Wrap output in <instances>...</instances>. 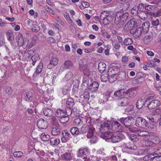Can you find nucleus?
Instances as JSON below:
<instances>
[{"label":"nucleus","instance_id":"nucleus-40","mask_svg":"<svg viewBox=\"0 0 161 161\" xmlns=\"http://www.w3.org/2000/svg\"><path fill=\"white\" fill-rule=\"evenodd\" d=\"M118 76V75L117 74H112L111 76L108 77L109 80L110 82L111 83L114 82L115 81L117 78V77Z\"/></svg>","mask_w":161,"mask_h":161},{"label":"nucleus","instance_id":"nucleus-9","mask_svg":"<svg viewBox=\"0 0 161 161\" xmlns=\"http://www.w3.org/2000/svg\"><path fill=\"white\" fill-rule=\"evenodd\" d=\"M110 127V125L107 123H104L100 126V130L102 134L101 136L102 137V136L105 133H109L110 132L108 131L109 128Z\"/></svg>","mask_w":161,"mask_h":161},{"label":"nucleus","instance_id":"nucleus-20","mask_svg":"<svg viewBox=\"0 0 161 161\" xmlns=\"http://www.w3.org/2000/svg\"><path fill=\"white\" fill-rule=\"evenodd\" d=\"M48 120L50 124L53 126L58 127L59 125L58 120L54 116H52L49 118Z\"/></svg>","mask_w":161,"mask_h":161},{"label":"nucleus","instance_id":"nucleus-29","mask_svg":"<svg viewBox=\"0 0 161 161\" xmlns=\"http://www.w3.org/2000/svg\"><path fill=\"white\" fill-rule=\"evenodd\" d=\"M33 95L31 92H27L25 94V99L26 101L31 102L33 99Z\"/></svg>","mask_w":161,"mask_h":161},{"label":"nucleus","instance_id":"nucleus-1","mask_svg":"<svg viewBox=\"0 0 161 161\" xmlns=\"http://www.w3.org/2000/svg\"><path fill=\"white\" fill-rule=\"evenodd\" d=\"M129 16L127 13H123L120 11L117 12L115 16L114 22L116 25H123L126 22Z\"/></svg>","mask_w":161,"mask_h":161},{"label":"nucleus","instance_id":"nucleus-32","mask_svg":"<svg viewBox=\"0 0 161 161\" xmlns=\"http://www.w3.org/2000/svg\"><path fill=\"white\" fill-rule=\"evenodd\" d=\"M73 77V73L69 71L65 74L64 79L66 81H68L72 79Z\"/></svg>","mask_w":161,"mask_h":161},{"label":"nucleus","instance_id":"nucleus-64","mask_svg":"<svg viewBox=\"0 0 161 161\" xmlns=\"http://www.w3.org/2000/svg\"><path fill=\"white\" fill-rule=\"evenodd\" d=\"M64 63L68 69L69 68L73 65L72 63L70 61H66Z\"/></svg>","mask_w":161,"mask_h":161},{"label":"nucleus","instance_id":"nucleus-35","mask_svg":"<svg viewBox=\"0 0 161 161\" xmlns=\"http://www.w3.org/2000/svg\"><path fill=\"white\" fill-rule=\"evenodd\" d=\"M155 9V7L154 5H147L145 7V10L147 12H148L154 11Z\"/></svg>","mask_w":161,"mask_h":161},{"label":"nucleus","instance_id":"nucleus-56","mask_svg":"<svg viewBox=\"0 0 161 161\" xmlns=\"http://www.w3.org/2000/svg\"><path fill=\"white\" fill-rule=\"evenodd\" d=\"M72 117H74L77 114L78 110L76 107H73L72 108Z\"/></svg>","mask_w":161,"mask_h":161},{"label":"nucleus","instance_id":"nucleus-58","mask_svg":"<svg viewBox=\"0 0 161 161\" xmlns=\"http://www.w3.org/2000/svg\"><path fill=\"white\" fill-rule=\"evenodd\" d=\"M129 130L132 132H136L137 133V130L138 129L135 127L132 126L129 127Z\"/></svg>","mask_w":161,"mask_h":161},{"label":"nucleus","instance_id":"nucleus-45","mask_svg":"<svg viewBox=\"0 0 161 161\" xmlns=\"http://www.w3.org/2000/svg\"><path fill=\"white\" fill-rule=\"evenodd\" d=\"M138 11L137 8L136 6H134L131 9L130 12L133 15H138L139 13Z\"/></svg>","mask_w":161,"mask_h":161},{"label":"nucleus","instance_id":"nucleus-10","mask_svg":"<svg viewBox=\"0 0 161 161\" xmlns=\"http://www.w3.org/2000/svg\"><path fill=\"white\" fill-rule=\"evenodd\" d=\"M47 121L43 119H38L37 121V126L40 129H45L48 126Z\"/></svg>","mask_w":161,"mask_h":161},{"label":"nucleus","instance_id":"nucleus-60","mask_svg":"<svg viewBox=\"0 0 161 161\" xmlns=\"http://www.w3.org/2000/svg\"><path fill=\"white\" fill-rule=\"evenodd\" d=\"M82 97L85 99L88 100L90 97V95L89 92H84L81 95Z\"/></svg>","mask_w":161,"mask_h":161},{"label":"nucleus","instance_id":"nucleus-21","mask_svg":"<svg viewBox=\"0 0 161 161\" xmlns=\"http://www.w3.org/2000/svg\"><path fill=\"white\" fill-rule=\"evenodd\" d=\"M43 113L45 116L50 118L52 116L53 110L51 108H44L43 109Z\"/></svg>","mask_w":161,"mask_h":161},{"label":"nucleus","instance_id":"nucleus-2","mask_svg":"<svg viewBox=\"0 0 161 161\" xmlns=\"http://www.w3.org/2000/svg\"><path fill=\"white\" fill-rule=\"evenodd\" d=\"M102 138L106 140H109L113 143H116L121 141L123 138V136L121 134L118 135L113 134L112 132L105 133L102 136Z\"/></svg>","mask_w":161,"mask_h":161},{"label":"nucleus","instance_id":"nucleus-15","mask_svg":"<svg viewBox=\"0 0 161 161\" xmlns=\"http://www.w3.org/2000/svg\"><path fill=\"white\" fill-rule=\"evenodd\" d=\"M122 147L126 149H129L130 150H135L137 149V147L133 143H128L126 144H124L121 145Z\"/></svg>","mask_w":161,"mask_h":161},{"label":"nucleus","instance_id":"nucleus-13","mask_svg":"<svg viewBox=\"0 0 161 161\" xmlns=\"http://www.w3.org/2000/svg\"><path fill=\"white\" fill-rule=\"evenodd\" d=\"M62 136L61 137V141L63 143H65L70 139V134L67 130H64L62 133Z\"/></svg>","mask_w":161,"mask_h":161},{"label":"nucleus","instance_id":"nucleus-25","mask_svg":"<svg viewBox=\"0 0 161 161\" xmlns=\"http://www.w3.org/2000/svg\"><path fill=\"white\" fill-rule=\"evenodd\" d=\"M130 32L133 33L134 36L136 38L138 37L141 35V33H142V28L140 27L137 28L134 31V30H133L131 31Z\"/></svg>","mask_w":161,"mask_h":161},{"label":"nucleus","instance_id":"nucleus-46","mask_svg":"<svg viewBox=\"0 0 161 161\" xmlns=\"http://www.w3.org/2000/svg\"><path fill=\"white\" fill-rule=\"evenodd\" d=\"M74 123L76 126H79L83 124V122L80 118H75L74 120Z\"/></svg>","mask_w":161,"mask_h":161},{"label":"nucleus","instance_id":"nucleus-26","mask_svg":"<svg viewBox=\"0 0 161 161\" xmlns=\"http://www.w3.org/2000/svg\"><path fill=\"white\" fill-rule=\"evenodd\" d=\"M106 64L103 62H100L98 65V69L101 73H103L106 69Z\"/></svg>","mask_w":161,"mask_h":161},{"label":"nucleus","instance_id":"nucleus-6","mask_svg":"<svg viewBox=\"0 0 161 161\" xmlns=\"http://www.w3.org/2000/svg\"><path fill=\"white\" fill-rule=\"evenodd\" d=\"M133 119L132 117H129L125 118H121L118 120L121 123L123 124L126 127L128 128L132 124V121Z\"/></svg>","mask_w":161,"mask_h":161},{"label":"nucleus","instance_id":"nucleus-31","mask_svg":"<svg viewBox=\"0 0 161 161\" xmlns=\"http://www.w3.org/2000/svg\"><path fill=\"white\" fill-rule=\"evenodd\" d=\"M62 157L63 160L66 161H70L72 159V157L71 154L69 153H66L62 156Z\"/></svg>","mask_w":161,"mask_h":161},{"label":"nucleus","instance_id":"nucleus-5","mask_svg":"<svg viewBox=\"0 0 161 161\" xmlns=\"http://www.w3.org/2000/svg\"><path fill=\"white\" fill-rule=\"evenodd\" d=\"M89 151L87 147H81L77 152V155L78 157H80L83 158H85L86 156L89 154Z\"/></svg>","mask_w":161,"mask_h":161},{"label":"nucleus","instance_id":"nucleus-44","mask_svg":"<svg viewBox=\"0 0 161 161\" xmlns=\"http://www.w3.org/2000/svg\"><path fill=\"white\" fill-rule=\"evenodd\" d=\"M69 119V117L65 115L64 116L61 117L59 121L61 123L65 124L68 122Z\"/></svg>","mask_w":161,"mask_h":161},{"label":"nucleus","instance_id":"nucleus-23","mask_svg":"<svg viewBox=\"0 0 161 161\" xmlns=\"http://www.w3.org/2000/svg\"><path fill=\"white\" fill-rule=\"evenodd\" d=\"M130 0H126L125 2L120 4V7L122 11H126L129 8L130 6Z\"/></svg>","mask_w":161,"mask_h":161},{"label":"nucleus","instance_id":"nucleus-27","mask_svg":"<svg viewBox=\"0 0 161 161\" xmlns=\"http://www.w3.org/2000/svg\"><path fill=\"white\" fill-rule=\"evenodd\" d=\"M66 107L72 108L75 105L73 99L71 98H69L66 102Z\"/></svg>","mask_w":161,"mask_h":161},{"label":"nucleus","instance_id":"nucleus-48","mask_svg":"<svg viewBox=\"0 0 161 161\" xmlns=\"http://www.w3.org/2000/svg\"><path fill=\"white\" fill-rule=\"evenodd\" d=\"M135 92V90L129 89L126 92L125 94L129 97H131L134 96Z\"/></svg>","mask_w":161,"mask_h":161},{"label":"nucleus","instance_id":"nucleus-16","mask_svg":"<svg viewBox=\"0 0 161 161\" xmlns=\"http://www.w3.org/2000/svg\"><path fill=\"white\" fill-rule=\"evenodd\" d=\"M150 26V23L149 22L147 21L143 23L142 26L140 27L142 28V32L143 34L147 33L149 31Z\"/></svg>","mask_w":161,"mask_h":161},{"label":"nucleus","instance_id":"nucleus-51","mask_svg":"<svg viewBox=\"0 0 161 161\" xmlns=\"http://www.w3.org/2000/svg\"><path fill=\"white\" fill-rule=\"evenodd\" d=\"M159 24V20L158 19H153L151 21V24L154 26H157Z\"/></svg>","mask_w":161,"mask_h":161},{"label":"nucleus","instance_id":"nucleus-41","mask_svg":"<svg viewBox=\"0 0 161 161\" xmlns=\"http://www.w3.org/2000/svg\"><path fill=\"white\" fill-rule=\"evenodd\" d=\"M108 74H106L105 75H101V79L102 81L103 82H105L109 80V78L110 76L109 75V71H108Z\"/></svg>","mask_w":161,"mask_h":161},{"label":"nucleus","instance_id":"nucleus-24","mask_svg":"<svg viewBox=\"0 0 161 161\" xmlns=\"http://www.w3.org/2000/svg\"><path fill=\"white\" fill-rule=\"evenodd\" d=\"M50 143L52 146H57L60 142V139L56 137H52L50 139Z\"/></svg>","mask_w":161,"mask_h":161},{"label":"nucleus","instance_id":"nucleus-3","mask_svg":"<svg viewBox=\"0 0 161 161\" xmlns=\"http://www.w3.org/2000/svg\"><path fill=\"white\" fill-rule=\"evenodd\" d=\"M152 97L147 98L145 101V103H146L148 108L153 109L159 106L161 103L157 99H153Z\"/></svg>","mask_w":161,"mask_h":161},{"label":"nucleus","instance_id":"nucleus-19","mask_svg":"<svg viewBox=\"0 0 161 161\" xmlns=\"http://www.w3.org/2000/svg\"><path fill=\"white\" fill-rule=\"evenodd\" d=\"M114 17V14L112 12H109V15L107 16L103 22L105 23V24H108L113 21Z\"/></svg>","mask_w":161,"mask_h":161},{"label":"nucleus","instance_id":"nucleus-28","mask_svg":"<svg viewBox=\"0 0 161 161\" xmlns=\"http://www.w3.org/2000/svg\"><path fill=\"white\" fill-rule=\"evenodd\" d=\"M55 115L57 117L60 118L66 115V114L64 110L58 109L56 111Z\"/></svg>","mask_w":161,"mask_h":161},{"label":"nucleus","instance_id":"nucleus-36","mask_svg":"<svg viewBox=\"0 0 161 161\" xmlns=\"http://www.w3.org/2000/svg\"><path fill=\"white\" fill-rule=\"evenodd\" d=\"M60 132V129L57 127L53 128L52 129L51 133L54 136H57L59 134Z\"/></svg>","mask_w":161,"mask_h":161},{"label":"nucleus","instance_id":"nucleus-8","mask_svg":"<svg viewBox=\"0 0 161 161\" xmlns=\"http://www.w3.org/2000/svg\"><path fill=\"white\" fill-rule=\"evenodd\" d=\"M111 126L112 130L116 132H121L123 130L122 126L117 121L113 122Z\"/></svg>","mask_w":161,"mask_h":161},{"label":"nucleus","instance_id":"nucleus-37","mask_svg":"<svg viewBox=\"0 0 161 161\" xmlns=\"http://www.w3.org/2000/svg\"><path fill=\"white\" fill-rule=\"evenodd\" d=\"M41 138L42 140L44 141H47L50 138V135L48 134H45L44 133H42L41 136Z\"/></svg>","mask_w":161,"mask_h":161},{"label":"nucleus","instance_id":"nucleus-17","mask_svg":"<svg viewBox=\"0 0 161 161\" xmlns=\"http://www.w3.org/2000/svg\"><path fill=\"white\" fill-rule=\"evenodd\" d=\"M58 60L55 58H53L51 60L50 63L47 65V68L51 69L58 64Z\"/></svg>","mask_w":161,"mask_h":161},{"label":"nucleus","instance_id":"nucleus-12","mask_svg":"<svg viewBox=\"0 0 161 161\" xmlns=\"http://www.w3.org/2000/svg\"><path fill=\"white\" fill-rule=\"evenodd\" d=\"M135 21L132 19H130L125 25L124 29L127 31H132L134 29L135 26Z\"/></svg>","mask_w":161,"mask_h":161},{"label":"nucleus","instance_id":"nucleus-59","mask_svg":"<svg viewBox=\"0 0 161 161\" xmlns=\"http://www.w3.org/2000/svg\"><path fill=\"white\" fill-rule=\"evenodd\" d=\"M7 37L8 40H13L14 39V36L13 33H7Z\"/></svg>","mask_w":161,"mask_h":161},{"label":"nucleus","instance_id":"nucleus-11","mask_svg":"<svg viewBox=\"0 0 161 161\" xmlns=\"http://www.w3.org/2000/svg\"><path fill=\"white\" fill-rule=\"evenodd\" d=\"M124 92V90H119L115 91L114 92H110L109 93V97L115 99L116 97H119L123 95Z\"/></svg>","mask_w":161,"mask_h":161},{"label":"nucleus","instance_id":"nucleus-22","mask_svg":"<svg viewBox=\"0 0 161 161\" xmlns=\"http://www.w3.org/2000/svg\"><path fill=\"white\" fill-rule=\"evenodd\" d=\"M92 126L91 125H88L85 124H83L80 128V133L85 134L87 132H88Z\"/></svg>","mask_w":161,"mask_h":161},{"label":"nucleus","instance_id":"nucleus-14","mask_svg":"<svg viewBox=\"0 0 161 161\" xmlns=\"http://www.w3.org/2000/svg\"><path fill=\"white\" fill-rule=\"evenodd\" d=\"M99 84L96 81H93L88 87V89L91 92L93 93L96 92L98 89Z\"/></svg>","mask_w":161,"mask_h":161},{"label":"nucleus","instance_id":"nucleus-47","mask_svg":"<svg viewBox=\"0 0 161 161\" xmlns=\"http://www.w3.org/2000/svg\"><path fill=\"white\" fill-rule=\"evenodd\" d=\"M152 161H161V156H158L157 153L155 154L154 157L151 158Z\"/></svg>","mask_w":161,"mask_h":161},{"label":"nucleus","instance_id":"nucleus-18","mask_svg":"<svg viewBox=\"0 0 161 161\" xmlns=\"http://www.w3.org/2000/svg\"><path fill=\"white\" fill-rule=\"evenodd\" d=\"M118 105L121 106L127 105L129 103V99L126 97H124L119 99L118 101Z\"/></svg>","mask_w":161,"mask_h":161},{"label":"nucleus","instance_id":"nucleus-4","mask_svg":"<svg viewBox=\"0 0 161 161\" xmlns=\"http://www.w3.org/2000/svg\"><path fill=\"white\" fill-rule=\"evenodd\" d=\"M88 138H91L90 142L92 144L96 143L98 140V137L97 136V133L95 129L92 126L88 130L86 135Z\"/></svg>","mask_w":161,"mask_h":161},{"label":"nucleus","instance_id":"nucleus-61","mask_svg":"<svg viewBox=\"0 0 161 161\" xmlns=\"http://www.w3.org/2000/svg\"><path fill=\"white\" fill-rule=\"evenodd\" d=\"M133 19L135 21V27H137L141 24V21L140 19Z\"/></svg>","mask_w":161,"mask_h":161},{"label":"nucleus","instance_id":"nucleus-39","mask_svg":"<svg viewBox=\"0 0 161 161\" xmlns=\"http://www.w3.org/2000/svg\"><path fill=\"white\" fill-rule=\"evenodd\" d=\"M137 134L139 136H144L148 135L149 132L146 131L141 130H137Z\"/></svg>","mask_w":161,"mask_h":161},{"label":"nucleus","instance_id":"nucleus-30","mask_svg":"<svg viewBox=\"0 0 161 161\" xmlns=\"http://www.w3.org/2000/svg\"><path fill=\"white\" fill-rule=\"evenodd\" d=\"M43 67V64L40 62L36 68V69L34 75H37L40 74L42 71Z\"/></svg>","mask_w":161,"mask_h":161},{"label":"nucleus","instance_id":"nucleus-50","mask_svg":"<svg viewBox=\"0 0 161 161\" xmlns=\"http://www.w3.org/2000/svg\"><path fill=\"white\" fill-rule=\"evenodd\" d=\"M110 159L111 161H117V157L114 152H111L110 156Z\"/></svg>","mask_w":161,"mask_h":161},{"label":"nucleus","instance_id":"nucleus-55","mask_svg":"<svg viewBox=\"0 0 161 161\" xmlns=\"http://www.w3.org/2000/svg\"><path fill=\"white\" fill-rule=\"evenodd\" d=\"M147 16H151L153 17H155L157 15V14H158V16H160L161 15V14H158V12L156 14L155 13L153 12V11L150 12H147Z\"/></svg>","mask_w":161,"mask_h":161},{"label":"nucleus","instance_id":"nucleus-38","mask_svg":"<svg viewBox=\"0 0 161 161\" xmlns=\"http://www.w3.org/2000/svg\"><path fill=\"white\" fill-rule=\"evenodd\" d=\"M109 11H103L102 12L100 15V19L104 21L107 16L109 15Z\"/></svg>","mask_w":161,"mask_h":161},{"label":"nucleus","instance_id":"nucleus-43","mask_svg":"<svg viewBox=\"0 0 161 161\" xmlns=\"http://www.w3.org/2000/svg\"><path fill=\"white\" fill-rule=\"evenodd\" d=\"M71 133L73 135H78L80 133V131L78 128L76 127H73L70 129Z\"/></svg>","mask_w":161,"mask_h":161},{"label":"nucleus","instance_id":"nucleus-57","mask_svg":"<svg viewBox=\"0 0 161 161\" xmlns=\"http://www.w3.org/2000/svg\"><path fill=\"white\" fill-rule=\"evenodd\" d=\"M23 153L21 151L15 152H14L13 155L14 157H20L23 155Z\"/></svg>","mask_w":161,"mask_h":161},{"label":"nucleus","instance_id":"nucleus-53","mask_svg":"<svg viewBox=\"0 0 161 161\" xmlns=\"http://www.w3.org/2000/svg\"><path fill=\"white\" fill-rule=\"evenodd\" d=\"M139 12L143 11H145V7L144 4L143 3H140L139 4L138 6L137 7Z\"/></svg>","mask_w":161,"mask_h":161},{"label":"nucleus","instance_id":"nucleus-63","mask_svg":"<svg viewBox=\"0 0 161 161\" xmlns=\"http://www.w3.org/2000/svg\"><path fill=\"white\" fill-rule=\"evenodd\" d=\"M29 41H18L17 42L19 46H24L25 43L27 44L29 43Z\"/></svg>","mask_w":161,"mask_h":161},{"label":"nucleus","instance_id":"nucleus-7","mask_svg":"<svg viewBox=\"0 0 161 161\" xmlns=\"http://www.w3.org/2000/svg\"><path fill=\"white\" fill-rule=\"evenodd\" d=\"M135 125L136 126L141 128L143 126L147 127L148 124L144 118L138 117L136 119Z\"/></svg>","mask_w":161,"mask_h":161},{"label":"nucleus","instance_id":"nucleus-62","mask_svg":"<svg viewBox=\"0 0 161 161\" xmlns=\"http://www.w3.org/2000/svg\"><path fill=\"white\" fill-rule=\"evenodd\" d=\"M45 10L49 13L51 14H54V11L49 7L47 6H45Z\"/></svg>","mask_w":161,"mask_h":161},{"label":"nucleus","instance_id":"nucleus-34","mask_svg":"<svg viewBox=\"0 0 161 161\" xmlns=\"http://www.w3.org/2000/svg\"><path fill=\"white\" fill-rule=\"evenodd\" d=\"M31 59L32 61V64L33 65H34L36 62L37 61H39L40 58L39 54L37 53H36L31 57Z\"/></svg>","mask_w":161,"mask_h":161},{"label":"nucleus","instance_id":"nucleus-52","mask_svg":"<svg viewBox=\"0 0 161 161\" xmlns=\"http://www.w3.org/2000/svg\"><path fill=\"white\" fill-rule=\"evenodd\" d=\"M72 108H69L66 107V116H70L71 115H72Z\"/></svg>","mask_w":161,"mask_h":161},{"label":"nucleus","instance_id":"nucleus-49","mask_svg":"<svg viewBox=\"0 0 161 161\" xmlns=\"http://www.w3.org/2000/svg\"><path fill=\"white\" fill-rule=\"evenodd\" d=\"M139 136L135 134H132L130 136V138L132 141L136 142L138 140Z\"/></svg>","mask_w":161,"mask_h":161},{"label":"nucleus","instance_id":"nucleus-42","mask_svg":"<svg viewBox=\"0 0 161 161\" xmlns=\"http://www.w3.org/2000/svg\"><path fill=\"white\" fill-rule=\"evenodd\" d=\"M144 104V101L142 98H140L137 101L136 106L138 108H141L143 106Z\"/></svg>","mask_w":161,"mask_h":161},{"label":"nucleus","instance_id":"nucleus-54","mask_svg":"<svg viewBox=\"0 0 161 161\" xmlns=\"http://www.w3.org/2000/svg\"><path fill=\"white\" fill-rule=\"evenodd\" d=\"M83 73L85 76H88L91 75V72L87 68H85L83 70Z\"/></svg>","mask_w":161,"mask_h":161},{"label":"nucleus","instance_id":"nucleus-33","mask_svg":"<svg viewBox=\"0 0 161 161\" xmlns=\"http://www.w3.org/2000/svg\"><path fill=\"white\" fill-rule=\"evenodd\" d=\"M147 13L146 10L139 12L138 15L142 20H145L147 18Z\"/></svg>","mask_w":161,"mask_h":161}]
</instances>
